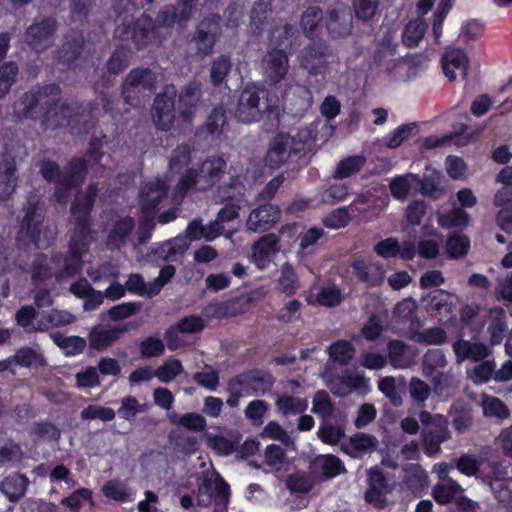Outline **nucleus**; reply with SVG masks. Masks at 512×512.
I'll use <instances>...</instances> for the list:
<instances>
[{
    "instance_id": "nucleus-1",
    "label": "nucleus",
    "mask_w": 512,
    "mask_h": 512,
    "mask_svg": "<svg viewBox=\"0 0 512 512\" xmlns=\"http://www.w3.org/2000/svg\"><path fill=\"white\" fill-rule=\"evenodd\" d=\"M60 88L55 84L36 87L25 92L14 104L15 115L22 118H44V122L51 127L54 119L58 117L60 102Z\"/></svg>"
},
{
    "instance_id": "nucleus-2",
    "label": "nucleus",
    "mask_w": 512,
    "mask_h": 512,
    "mask_svg": "<svg viewBox=\"0 0 512 512\" xmlns=\"http://www.w3.org/2000/svg\"><path fill=\"white\" fill-rule=\"evenodd\" d=\"M99 189L97 184L91 183L84 193L78 194L71 205L72 227L69 230V249L72 253L83 256L88 251L91 242L90 213L94 206Z\"/></svg>"
},
{
    "instance_id": "nucleus-3",
    "label": "nucleus",
    "mask_w": 512,
    "mask_h": 512,
    "mask_svg": "<svg viewBox=\"0 0 512 512\" xmlns=\"http://www.w3.org/2000/svg\"><path fill=\"white\" fill-rule=\"evenodd\" d=\"M268 109L267 90L263 86L248 83L239 94L234 117L244 124L259 122Z\"/></svg>"
},
{
    "instance_id": "nucleus-4",
    "label": "nucleus",
    "mask_w": 512,
    "mask_h": 512,
    "mask_svg": "<svg viewBox=\"0 0 512 512\" xmlns=\"http://www.w3.org/2000/svg\"><path fill=\"white\" fill-rule=\"evenodd\" d=\"M227 163L220 156H211L202 162L199 169H190L180 179L178 188L181 193L191 187L198 190H207L214 186L225 173Z\"/></svg>"
},
{
    "instance_id": "nucleus-5",
    "label": "nucleus",
    "mask_w": 512,
    "mask_h": 512,
    "mask_svg": "<svg viewBox=\"0 0 512 512\" xmlns=\"http://www.w3.org/2000/svg\"><path fill=\"white\" fill-rule=\"evenodd\" d=\"M25 154L19 141L11 140L5 144V152L0 162V201L8 199L14 193L18 182L17 165Z\"/></svg>"
},
{
    "instance_id": "nucleus-6",
    "label": "nucleus",
    "mask_w": 512,
    "mask_h": 512,
    "mask_svg": "<svg viewBox=\"0 0 512 512\" xmlns=\"http://www.w3.org/2000/svg\"><path fill=\"white\" fill-rule=\"evenodd\" d=\"M158 84V74L149 68L132 69L125 77L121 85V95L124 103L130 106H138L140 89L149 92L154 91Z\"/></svg>"
},
{
    "instance_id": "nucleus-7",
    "label": "nucleus",
    "mask_w": 512,
    "mask_h": 512,
    "mask_svg": "<svg viewBox=\"0 0 512 512\" xmlns=\"http://www.w3.org/2000/svg\"><path fill=\"white\" fill-rule=\"evenodd\" d=\"M95 125L92 113L78 104L62 103L58 107V117L51 123L52 129L66 126L74 135L87 133Z\"/></svg>"
},
{
    "instance_id": "nucleus-8",
    "label": "nucleus",
    "mask_w": 512,
    "mask_h": 512,
    "mask_svg": "<svg viewBox=\"0 0 512 512\" xmlns=\"http://www.w3.org/2000/svg\"><path fill=\"white\" fill-rule=\"evenodd\" d=\"M221 33V17L219 15L211 14L202 19L192 35V42L196 47V55L199 58L211 55Z\"/></svg>"
},
{
    "instance_id": "nucleus-9",
    "label": "nucleus",
    "mask_w": 512,
    "mask_h": 512,
    "mask_svg": "<svg viewBox=\"0 0 512 512\" xmlns=\"http://www.w3.org/2000/svg\"><path fill=\"white\" fill-rule=\"evenodd\" d=\"M177 89L174 85L169 84L163 88L152 105V122L157 129L162 131L170 130L175 122V97Z\"/></svg>"
},
{
    "instance_id": "nucleus-10",
    "label": "nucleus",
    "mask_w": 512,
    "mask_h": 512,
    "mask_svg": "<svg viewBox=\"0 0 512 512\" xmlns=\"http://www.w3.org/2000/svg\"><path fill=\"white\" fill-rule=\"evenodd\" d=\"M325 26L333 39H342L353 31V14L348 5L334 2L328 6L325 16Z\"/></svg>"
},
{
    "instance_id": "nucleus-11",
    "label": "nucleus",
    "mask_w": 512,
    "mask_h": 512,
    "mask_svg": "<svg viewBox=\"0 0 512 512\" xmlns=\"http://www.w3.org/2000/svg\"><path fill=\"white\" fill-rule=\"evenodd\" d=\"M294 157H301V155L293 145L291 135L281 132L271 140L264 157V163L266 167L278 169Z\"/></svg>"
},
{
    "instance_id": "nucleus-12",
    "label": "nucleus",
    "mask_w": 512,
    "mask_h": 512,
    "mask_svg": "<svg viewBox=\"0 0 512 512\" xmlns=\"http://www.w3.org/2000/svg\"><path fill=\"white\" fill-rule=\"evenodd\" d=\"M141 324L140 321H130L110 327L95 326L88 335L89 347L97 351H103L111 347L129 330L139 329Z\"/></svg>"
},
{
    "instance_id": "nucleus-13",
    "label": "nucleus",
    "mask_w": 512,
    "mask_h": 512,
    "mask_svg": "<svg viewBox=\"0 0 512 512\" xmlns=\"http://www.w3.org/2000/svg\"><path fill=\"white\" fill-rule=\"evenodd\" d=\"M197 488L196 500L198 506L208 507L213 499L216 507L224 506L225 508L227 506L229 486L220 476L217 475L214 482L205 477L202 482L198 483Z\"/></svg>"
},
{
    "instance_id": "nucleus-14",
    "label": "nucleus",
    "mask_w": 512,
    "mask_h": 512,
    "mask_svg": "<svg viewBox=\"0 0 512 512\" xmlns=\"http://www.w3.org/2000/svg\"><path fill=\"white\" fill-rule=\"evenodd\" d=\"M56 29L57 23L54 18H43L26 29L24 38L34 50L44 51L53 45Z\"/></svg>"
},
{
    "instance_id": "nucleus-15",
    "label": "nucleus",
    "mask_w": 512,
    "mask_h": 512,
    "mask_svg": "<svg viewBox=\"0 0 512 512\" xmlns=\"http://www.w3.org/2000/svg\"><path fill=\"white\" fill-rule=\"evenodd\" d=\"M331 52L325 41H313L300 53V65L309 73L322 74L329 64Z\"/></svg>"
},
{
    "instance_id": "nucleus-16",
    "label": "nucleus",
    "mask_w": 512,
    "mask_h": 512,
    "mask_svg": "<svg viewBox=\"0 0 512 512\" xmlns=\"http://www.w3.org/2000/svg\"><path fill=\"white\" fill-rule=\"evenodd\" d=\"M368 490L365 492V501L377 509L387 506L386 495L392 491L386 476L378 468L368 470Z\"/></svg>"
},
{
    "instance_id": "nucleus-17",
    "label": "nucleus",
    "mask_w": 512,
    "mask_h": 512,
    "mask_svg": "<svg viewBox=\"0 0 512 512\" xmlns=\"http://www.w3.org/2000/svg\"><path fill=\"white\" fill-rule=\"evenodd\" d=\"M280 216L281 212L278 206L272 204L259 205L250 212L246 227L251 232L262 233L274 226L279 221Z\"/></svg>"
},
{
    "instance_id": "nucleus-18",
    "label": "nucleus",
    "mask_w": 512,
    "mask_h": 512,
    "mask_svg": "<svg viewBox=\"0 0 512 512\" xmlns=\"http://www.w3.org/2000/svg\"><path fill=\"white\" fill-rule=\"evenodd\" d=\"M202 105L201 83L192 81L186 84L179 93V115L189 121Z\"/></svg>"
},
{
    "instance_id": "nucleus-19",
    "label": "nucleus",
    "mask_w": 512,
    "mask_h": 512,
    "mask_svg": "<svg viewBox=\"0 0 512 512\" xmlns=\"http://www.w3.org/2000/svg\"><path fill=\"white\" fill-rule=\"evenodd\" d=\"M168 186L162 180L156 179L140 187L139 201L143 214H153L159 203L166 197Z\"/></svg>"
},
{
    "instance_id": "nucleus-20",
    "label": "nucleus",
    "mask_w": 512,
    "mask_h": 512,
    "mask_svg": "<svg viewBox=\"0 0 512 512\" xmlns=\"http://www.w3.org/2000/svg\"><path fill=\"white\" fill-rule=\"evenodd\" d=\"M266 78L272 83H279L288 72V56L284 49H272L262 60Z\"/></svg>"
},
{
    "instance_id": "nucleus-21",
    "label": "nucleus",
    "mask_w": 512,
    "mask_h": 512,
    "mask_svg": "<svg viewBox=\"0 0 512 512\" xmlns=\"http://www.w3.org/2000/svg\"><path fill=\"white\" fill-rule=\"evenodd\" d=\"M411 180L420 186L422 196L432 200H439L446 194L444 175L440 171L431 170L423 177L417 174H410Z\"/></svg>"
},
{
    "instance_id": "nucleus-22",
    "label": "nucleus",
    "mask_w": 512,
    "mask_h": 512,
    "mask_svg": "<svg viewBox=\"0 0 512 512\" xmlns=\"http://www.w3.org/2000/svg\"><path fill=\"white\" fill-rule=\"evenodd\" d=\"M43 218V209L37 204H29L20 224L19 235L25 234L37 248H40V228Z\"/></svg>"
},
{
    "instance_id": "nucleus-23",
    "label": "nucleus",
    "mask_w": 512,
    "mask_h": 512,
    "mask_svg": "<svg viewBox=\"0 0 512 512\" xmlns=\"http://www.w3.org/2000/svg\"><path fill=\"white\" fill-rule=\"evenodd\" d=\"M441 63L443 72L450 81H454L457 75L463 79L466 78L469 61L462 50L457 48L447 50L441 58Z\"/></svg>"
},
{
    "instance_id": "nucleus-24",
    "label": "nucleus",
    "mask_w": 512,
    "mask_h": 512,
    "mask_svg": "<svg viewBox=\"0 0 512 512\" xmlns=\"http://www.w3.org/2000/svg\"><path fill=\"white\" fill-rule=\"evenodd\" d=\"M52 263L54 265V276L57 280L71 278L80 272L82 256L69 250L67 254H55Z\"/></svg>"
},
{
    "instance_id": "nucleus-25",
    "label": "nucleus",
    "mask_w": 512,
    "mask_h": 512,
    "mask_svg": "<svg viewBox=\"0 0 512 512\" xmlns=\"http://www.w3.org/2000/svg\"><path fill=\"white\" fill-rule=\"evenodd\" d=\"M272 11L269 0H253L249 11V28L254 35L260 36L264 32Z\"/></svg>"
},
{
    "instance_id": "nucleus-26",
    "label": "nucleus",
    "mask_w": 512,
    "mask_h": 512,
    "mask_svg": "<svg viewBox=\"0 0 512 512\" xmlns=\"http://www.w3.org/2000/svg\"><path fill=\"white\" fill-rule=\"evenodd\" d=\"M151 31L152 25L150 21H138L133 26L130 24H124L122 27L119 26L116 29V33L122 40H131L138 49L145 47L148 44Z\"/></svg>"
},
{
    "instance_id": "nucleus-27",
    "label": "nucleus",
    "mask_w": 512,
    "mask_h": 512,
    "mask_svg": "<svg viewBox=\"0 0 512 512\" xmlns=\"http://www.w3.org/2000/svg\"><path fill=\"white\" fill-rule=\"evenodd\" d=\"M309 470L313 475L321 474L324 479H329L345 471V468L337 457L319 455L310 462Z\"/></svg>"
},
{
    "instance_id": "nucleus-28",
    "label": "nucleus",
    "mask_w": 512,
    "mask_h": 512,
    "mask_svg": "<svg viewBox=\"0 0 512 512\" xmlns=\"http://www.w3.org/2000/svg\"><path fill=\"white\" fill-rule=\"evenodd\" d=\"M453 351L456 355V362L462 363L466 359L475 362L481 361L489 354L488 347L483 343H472L468 340H458L453 344Z\"/></svg>"
},
{
    "instance_id": "nucleus-29",
    "label": "nucleus",
    "mask_w": 512,
    "mask_h": 512,
    "mask_svg": "<svg viewBox=\"0 0 512 512\" xmlns=\"http://www.w3.org/2000/svg\"><path fill=\"white\" fill-rule=\"evenodd\" d=\"M425 453L433 456L440 452V445L450 439L451 432L447 422L435 428H424L421 432Z\"/></svg>"
},
{
    "instance_id": "nucleus-30",
    "label": "nucleus",
    "mask_w": 512,
    "mask_h": 512,
    "mask_svg": "<svg viewBox=\"0 0 512 512\" xmlns=\"http://www.w3.org/2000/svg\"><path fill=\"white\" fill-rule=\"evenodd\" d=\"M134 227L135 221L131 217H124L118 220L113 225L107 238V246L109 249L119 250L125 246Z\"/></svg>"
},
{
    "instance_id": "nucleus-31",
    "label": "nucleus",
    "mask_w": 512,
    "mask_h": 512,
    "mask_svg": "<svg viewBox=\"0 0 512 512\" xmlns=\"http://www.w3.org/2000/svg\"><path fill=\"white\" fill-rule=\"evenodd\" d=\"M87 174V163L82 158H76L70 161L69 166L63 171V176L60 179L64 185L65 193L74 187L81 185Z\"/></svg>"
},
{
    "instance_id": "nucleus-32",
    "label": "nucleus",
    "mask_w": 512,
    "mask_h": 512,
    "mask_svg": "<svg viewBox=\"0 0 512 512\" xmlns=\"http://www.w3.org/2000/svg\"><path fill=\"white\" fill-rule=\"evenodd\" d=\"M237 385H247L255 392L264 393L269 390L273 384V377L262 370H252L242 373L235 377Z\"/></svg>"
},
{
    "instance_id": "nucleus-33",
    "label": "nucleus",
    "mask_w": 512,
    "mask_h": 512,
    "mask_svg": "<svg viewBox=\"0 0 512 512\" xmlns=\"http://www.w3.org/2000/svg\"><path fill=\"white\" fill-rule=\"evenodd\" d=\"M75 321V316L68 311L52 309L42 314L40 320L37 321L36 329L39 332H47L53 328L67 326Z\"/></svg>"
},
{
    "instance_id": "nucleus-34",
    "label": "nucleus",
    "mask_w": 512,
    "mask_h": 512,
    "mask_svg": "<svg viewBox=\"0 0 512 512\" xmlns=\"http://www.w3.org/2000/svg\"><path fill=\"white\" fill-rule=\"evenodd\" d=\"M488 332L490 334V344L497 345L502 342L507 332L505 321V311L501 307H493L488 313Z\"/></svg>"
},
{
    "instance_id": "nucleus-35",
    "label": "nucleus",
    "mask_w": 512,
    "mask_h": 512,
    "mask_svg": "<svg viewBox=\"0 0 512 512\" xmlns=\"http://www.w3.org/2000/svg\"><path fill=\"white\" fill-rule=\"evenodd\" d=\"M40 173L45 180L55 182L56 186L54 195L58 202L65 203L67 201L68 194L65 193L64 185L60 182L63 172H61L59 165L50 160L42 161L40 164Z\"/></svg>"
},
{
    "instance_id": "nucleus-36",
    "label": "nucleus",
    "mask_w": 512,
    "mask_h": 512,
    "mask_svg": "<svg viewBox=\"0 0 512 512\" xmlns=\"http://www.w3.org/2000/svg\"><path fill=\"white\" fill-rule=\"evenodd\" d=\"M85 40L80 33H71L65 37L60 48V59L67 65H72L80 57L84 49Z\"/></svg>"
},
{
    "instance_id": "nucleus-37",
    "label": "nucleus",
    "mask_w": 512,
    "mask_h": 512,
    "mask_svg": "<svg viewBox=\"0 0 512 512\" xmlns=\"http://www.w3.org/2000/svg\"><path fill=\"white\" fill-rule=\"evenodd\" d=\"M278 236L270 233L262 236L253 244V256L258 267L263 268L266 260L277 253Z\"/></svg>"
},
{
    "instance_id": "nucleus-38",
    "label": "nucleus",
    "mask_w": 512,
    "mask_h": 512,
    "mask_svg": "<svg viewBox=\"0 0 512 512\" xmlns=\"http://www.w3.org/2000/svg\"><path fill=\"white\" fill-rule=\"evenodd\" d=\"M378 444L376 437L365 433H357L350 438L344 450L354 458H360L365 453L373 451Z\"/></svg>"
},
{
    "instance_id": "nucleus-39",
    "label": "nucleus",
    "mask_w": 512,
    "mask_h": 512,
    "mask_svg": "<svg viewBox=\"0 0 512 512\" xmlns=\"http://www.w3.org/2000/svg\"><path fill=\"white\" fill-rule=\"evenodd\" d=\"M28 483L25 475L14 474L1 482L0 489L11 502H16L25 494Z\"/></svg>"
},
{
    "instance_id": "nucleus-40",
    "label": "nucleus",
    "mask_w": 512,
    "mask_h": 512,
    "mask_svg": "<svg viewBox=\"0 0 512 512\" xmlns=\"http://www.w3.org/2000/svg\"><path fill=\"white\" fill-rule=\"evenodd\" d=\"M50 337L66 356L79 355L87 346L86 340L79 336H64L59 332H53Z\"/></svg>"
},
{
    "instance_id": "nucleus-41",
    "label": "nucleus",
    "mask_w": 512,
    "mask_h": 512,
    "mask_svg": "<svg viewBox=\"0 0 512 512\" xmlns=\"http://www.w3.org/2000/svg\"><path fill=\"white\" fill-rule=\"evenodd\" d=\"M352 267L358 279L371 286L380 283L383 279L384 271L376 264L367 265L364 261L357 260L352 263Z\"/></svg>"
},
{
    "instance_id": "nucleus-42",
    "label": "nucleus",
    "mask_w": 512,
    "mask_h": 512,
    "mask_svg": "<svg viewBox=\"0 0 512 512\" xmlns=\"http://www.w3.org/2000/svg\"><path fill=\"white\" fill-rule=\"evenodd\" d=\"M481 406L486 417L503 421L510 416V410L507 405L497 397L483 395Z\"/></svg>"
},
{
    "instance_id": "nucleus-43",
    "label": "nucleus",
    "mask_w": 512,
    "mask_h": 512,
    "mask_svg": "<svg viewBox=\"0 0 512 512\" xmlns=\"http://www.w3.org/2000/svg\"><path fill=\"white\" fill-rule=\"evenodd\" d=\"M366 163L363 155H353L341 160L333 173L334 179L348 178L359 172Z\"/></svg>"
},
{
    "instance_id": "nucleus-44",
    "label": "nucleus",
    "mask_w": 512,
    "mask_h": 512,
    "mask_svg": "<svg viewBox=\"0 0 512 512\" xmlns=\"http://www.w3.org/2000/svg\"><path fill=\"white\" fill-rule=\"evenodd\" d=\"M462 486L455 480H446L438 482L432 489V496L439 504L445 505L455 498V495L462 492Z\"/></svg>"
},
{
    "instance_id": "nucleus-45",
    "label": "nucleus",
    "mask_w": 512,
    "mask_h": 512,
    "mask_svg": "<svg viewBox=\"0 0 512 512\" xmlns=\"http://www.w3.org/2000/svg\"><path fill=\"white\" fill-rule=\"evenodd\" d=\"M226 123V113L223 106L215 107L207 117L205 123L199 129L200 133H206L210 136H219L222 133Z\"/></svg>"
},
{
    "instance_id": "nucleus-46",
    "label": "nucleus",
    "mask_w": 512,
    "mask_h": 512,
    "mask_svg": "<svg viewBox=\"0 0 512 512\" xmlns=\"http://www.w3.org/2000/svg\"><path fill=\"white\" fill-rule=\"evenodd\" d=\"M447 366L445 354L439 349L428 350L422 358V372L424 376L432 375L439 369Z\"/></svg>"
},
{
    "instance_id": "nucleus-47",
    "label": "nucleus",
    "mask_w": 512,
    "mask_h": 512,
    "mask_svg": "<svg viewBox=\"0 0 512 512\" xmlns=\"http://www.w3.org/2000/svg\"><path fill=\"white\" fill-rule=\"evenodd\" d=\"M430 378L432 391L435 395L441 397L450 390L457 387L454 377L451 372L436 371L432 375L427 376Z\"/></svg>"
},
{
    "instance_id": "nucleus-48",
    "label": "nucleus",
    "mask_w": 512,
    "mask_h": 512,
    "mask_svg": "<svg viewBox=\"0 0 512 512\" xmlns=\"http://www.w3.org/2000/svg\"><path fill=\"white\" fill-rule=\"evenodd\" d=\"M487 482L495 497L500 503L509 505L512 503V478L508 479H488L482 478Z\"/></svg>"
},
{
    "instance_id": "nucleus-49",
    "label": "nucleus",
    "mask_w": 512,
    "mask_h": 512,
    "mask_svg": "<svg viewBox=\"0 0 512 512\" xmlns=\"http://www.w3.org/2000/svg\"><path fill=\"white\" fill-rule=\"evenodd\" d=\"M13 359L18 365L28 368H38L45 365L43 355L31 347L18 349Z\"/></svg>"
},
{
    "instance_id": "nucleus-50",
    "label": "nucleus",
    "mask_w": 512,
    "mask_h": 512,
    "mask_svg": "<svg viewBox=\"0 0 512 512\" xmlns=\"http://www.w3.org/2000/svg\"><path fill=\"white\" fill-rule=\"evenodd\" d=\"M231 59L227 55H220L214 59L210 67V81L214 86L221 85L231 70Z\"/></svg>"
},
{
    "instance_id": "nucleus-51",
    "label": "nucleus",
    "mask_w": 512,
    "mask_h": 512,
    "mask_svg": "<svg viewBox=\"0 0 512 512\" xmlns=\"http://www.w3.org/2000/svg\"><path fill=\"white\" fill-rule=\"evenodd\" d=\"M324 19L323 11L320 7L309 6L301 16L300 25L306 36L310 37Z\"/></svg>"
},
{
    "instance_id": "nucleus-52",
    "label": "nucleus",
    "mask_w": 512,
    "mask_h": 512,
    "mask_svg": "<svg viewBox=\"0 0 512 512\" xmlns=\"http://www.w3.org/2000/svg\"><path fill=\"white\" fill-rule=\"evenodd\" d=\"M186 237H176L165 242L158 250L159 257L164 261L173 260L177 255H183L188 249Z\"/></svg>"
},
{
    "instance_id": "nucleus-53",
    "label": "nucleus",
    "mask_w": 512,
    "mask_h": 512,
    "mask_svg": "<svg viewBox=\"0 0 512 512\" xmlns=\"http://www.w3.org/2000/svg\"><path fill=\"white\" fill-rule=\"evenodd\" d=\"M388 357L390 364L395 368H406L410 365V360L407 357V346L402 341L389 342Z\"/></svg>"
},
{
    "instance_id": "nucleus-54",
    "label": "nucleus",
    "mask_w": 512,
    "mask_h": 512,
    "mask_svg": "<svg viewBox=\"0 0 512 512\" xmlns=\"http://www.w3.org/2000/svg\"><path fill=\"white\" fill-rule=\"evenodd\" d=\"M470 247L468 237L464 235H450L446 241L445 251L450 258H462L467 255Z\"/></svg>"
},
{
    "instance_id": "nucleus-55",
    "label": "nucleus",
    "mask_w": 512,
    "mask_h": 512,
    "mask_svg": "<svg viewBox=\"0 0 512 512\" xmlns=\"http://www.w3.org/2000/svg\"><path fill=\"white\" fill-rule=\"evenodd\" d=\"M354 348L350 342L341 340L338 341L328 348L330 358L340 365H346L354 356Z\"/></svg>"
},
{
    "instance_id": "nucleus-56",
    "label": "nucleus",
    "mask_w": 512,
    "mask_h": 512,
    "mask_svg": "<svg viewBox=\"0 0 512 512\" xmlns=\"http://www.w3.org/2000/svg\"><path fill=\"white\" fill-rule=\"evenodd\" d=\"M17 75L18 66L15 62H7L0 67V100L10 92Z\"/></svg>"
},
{
    "instance_id": "nucleus-57",
    "label": "nucleus",
    "mask_w": 512,
    "mask_h": 512,
    "mask_svg": "<svg viewBox=\"0 0 512 512\" xmlns=\"http://www.w3.org/2000/svg\"><path fill=\"white\" fill-rule=\"evenodd\" d=\"M427 25L421 19L411 20L405 26L403 32V42L409 46H416L423 38Z\"/></svg>"
},
{
    "instance_id": "nucleus-58",
    "label": "nucleus",
    "mask_w": 512,
    "mask_h": 512,
    "mask_svg": "<svg viewBox=\"0 0 512 512\" xmlns=\"http://www.w3.org/2000/svg\"><path fill=\"white\" fill-rule=\"evenodd\" d=\"M128 52L120 46L117 47L105 63L106 73L118 75L128 66Z\"/></svg>"
},
{
    "instance_id": "nucleus-59",
    "label": "nucleus",
    "mask_w": 512,
    "mask_h": 512,
    "mask_svg": "<svg viewBox=\"0 0 512 512\" xmlns=\"http://www.w3.org/2000/svg\"><path fill=\"white\" fill-rule=\"evenodd\" d=\"M345 435L344 427L341 425H332L327 420H324L320 426L317 436L322 442L330 445L337 444Z\"/></svg>"
},
{
    "instance_id": "nucleus-60",
    "label": "nucleus",
    "mask_w": 512,
    "mask_h": 512,
    "mask_svg": "<svg viewBox=\"0 0 512 512\" xmlns=\"http://www.w3.org/2000/svg\"><path fill=\"white\" fill-rule=\"evenodd\" d=\"M54 272L48 264V258L44 254H38L32 264V281L38 285L49 279Z\"/></svg>"
},
{
    "instance_id": "nucleus-61",
    "label": "nucleus",
    "mask_w": 512,
    "mask_h": 512,
    "mask_svg": "<svg viewBox=\"0 0 512 512\" xmlns=\"http://www.w3.org/2000/svg\"><path fill=\"white\" fill-rule=\"evenodd\" d=\"M191 150L188 145H180L176 147L170 157L169 171L170 172H181L190 163Z\"/></svg>"
},
{
    "instance_id": "nucleus-62",
    "label": "nucleus",
    "mask_w": 512,
    "mask_h": 512,
    "mask_svg": "<svg viewBox=\"0 0 512 512\" xmlns=\"http://www.w3.org/2000/svg\"><path fill=\"white\" fill-rule=\"evenodd\" d=\"M314 484L312 477L305 472L291 474L286 479V486L291 492L308 493Z\"/></svg>"
},
{
    "instance_id": "nucleus-63",
    "label": "nucleus",
    "mask_w": 512,
    "mask_h": 512,
    "mask_svg": "<svg viewBox=\"0 0 512 512\" xmlns=\"http://www.w3.org/2000/svg\"><path fill=\"white\" fill-rule=\"evenodd\" d=\"M281 290L288 296L295 293L298 287L297 275L289 263H285L281 267V275L278 280Z\"/></svg>"
},
{
    "instance_id": "nucleus-64",
    "label": "nucleus",
    "mask_w": 512,
    "mask_h": 512,
    "mask_svg": "<svg viewBox=\"0 0 512 512\" xmlns=\"http://www.w3.org/2000/svg\"><path fill=\"white\" fill-rule=\"evenodd\" d=\"M334 411V406L328 395L324 390L316 392L313 398L312 412L320 415L323 420H327Z\"/></svg>"
}]
</instances>
